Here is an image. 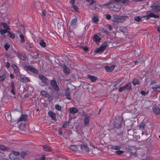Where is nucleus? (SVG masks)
Here are the masks:
<instances>
[{
  "mask_svg": "<svg viewBox=\"0 0 160 160\" xmlns=\"http://www.w3.org/2000/svg\"><path fill=\"white\" fill-rule=\"evenodd\" d=\"M81 148L82 152L85 153H87L89 152V149L88 146L85 144H82L81 146Z\"/></svg>",
  "mask_w": 160,
  "mask_h": 160,
  "instance_id": "8",
  "label": "nucleus"
},
{
  "mask_svg": "<svg viewBox=\"0 0 160 160\" xmlns=\"http://www.w3.org/2000/svg\"><path fill=\"white\" fill-rule=\"evenodd\" d=\"M39 78L42 81V82L40 83V84L41 86H43L47 84V79L45 76L43 75H40Z\"/></svg>",
  "mask_w": 160,
  "mask_h": 160,
  "instance_id": "4",
  "label": "nucleus"
},
{
  "mask_svg": "<svg viewBox=\"0 0 160 160\" xmlns=\"http://www.w3.org/2000/svg\"><path fill=\"white\" fill-rule=\"evenodd\" d=\"M141 19L142 18L139 16H136L134 17V19L135 21L138 22L141 21H142Z\"/></svg>",
  "mask_w": 160,
  "mask_h": 160,
  "instance_id": "33",
  "label": "nucleus"
},
{
  "mask_svg": "<svg viewBox=\"0 0 160 160\" xmlns=\"http://www.w3.org/2000/svg\"><path fill=\"white\" fill-rule=\"evenodd\" d=\"M98 150L97 148H94L92 151V153L93 154H98Z\"/></svg>",
  "mask_w": 160,
  "mask_h": 160,
  "instance_id": "46",
  "label": "nucleus"
},
{
  "mask_svg": "<svg viewBox=\"0 0 160 160\" xmlns=\"http://www.w3.org/2000/svg\"><path fill=\"white\" fill-rule=\"evenodd\" d=\"M84 50L85 51H87L88 50V48L87 47H82Z\"/></svg>",
  "mask_w": 160,
  "mask_h": 160,
  "instance_id": "63",
  "label": "nucleus"
},
{
  "mask_svg": "<svg viewBox=\"0 0 160 160\" xmlns=\"http://www.w3.org/2000/svg\"><path fill=\"white\" fill-rule=\"evenodd\" d=\"M106 18L108 20H110L111 18V15L108 14H107L106 15Z\"/></svg>",
  "mask_w": 160,
  "mask_h": 160,
  "instance_id": "52",
  "label": "nucleus"
},
{
  "mask_svg": "<svg viewBox=\"0 0 160 160\" xmlns=\"http://www.w3.org/2000/svg\"><path fill=\"white\" fill-rule=\"evenodd\" d=\"M72 7L74 8L75 11H77L78 10V8L76 5L73 4V5H72Z\"/></svg>",
  "mask_w": 160,
  "mask_h": 160,
  "instance_id": "57",
  "label": "nucleus"
},
{
  "mask_svg": "<svg viewBox=\"0 0 160 160\" xmlns=\"http://www.w3.org/2000/svg\"><path fill=\"white\" fill-rule=\"evenodd\" d=\"M0 149L2 150H5L6 149V147L2 145H0Z\"/></svg>",
  "mask_w": 160,
  "mask_h": 160,
  "instance_id": "56",
  "label": "nucleus"
},
{
  "mask_svg": "<svg viewBox=\"0 0 160 160\" xmlns=\"http://www.w3.org/2000/svg\"><path fill=\"white\" fill-rule=\"evenodd\" d=\"M132 89V87L131 82H128L123 87H121L119 89V91L122 92L123 90H131Z\"/></svg>",
  "mask_w": 160,
  "mask_h": 160,
  "instance_id": "2",
  "label": "nucleus"
},
{
  "mask_svg": "<svg viewBox=\"0 0 160 160\" xmlns=\"http://www.w3.org/2000/svg\"><path fill=\"white\" fill-rule=\"evenodd\" d=\"M48 114L49 116L51 117L52 119L56 121V114L53 113L52 111H49L48 112Z\"/></svg>",
  "mask_w": 160,
  "mask_h": 160,
  "instance_id": "11",
  "label": "nucleus"
},
{
  "mask_svg": "<svg viewBox=\"0 0 160 160\" xmlns=\"http://www.w3.org/2000/svg\"><path fill=\"white\" fill-rule=\"evenodd\" d=\"M122 118L120 116H118L115 118L114 121V125L115 128L117 129L121 127Z\"/></svg>",
  "mask_w": 160,
  "mask_h": 160,
  "instance_id": "1",
  "label": "nucleus"
},
{
  "mask_svg": "<svg viewBox=\"0 0 160 160\" xmlns=\"http://www.w3.org/2000/svg\"><path fill=\"white\" fill-rule=\"evenodd\" d=\"M12 153L13 154H14V156L15 155L16 156H18L20 154V153L19 152H16L15 151L13 152Z\"/></svg>",
  "mask_w": 160,
  "mask_h": 160,
  "instance_id": "53",
  "label": "nucleus"
},
{
  "mask_svg": "<svg viewBox=\"0 0 160 160\" xmlns=\"http://www.w3.org/2000/svg\"><path fill=\"white\" fill-rule=\"evenodd\" d=\"M1 25L2 26L3 28H5V29L11 30L10 29L6 23L2 22L1 23Z\"/></svg>",
  "mask_w": 160,
  "mask_h": 160,
  "instance_id": "25",
  "label": "nucleus"
},
{
  "mask_svg": "<svg viewBox=\"0 0 160 160\" xmlns=\"http://www.w3.org/2000/svg\"><path fill=\"white\" fill-rule=\"evenodd\" d=\"M153 111L156 114H159L160 113V109L157 106H154L153 107Z\"/></svg>",
  "mask_w": 160,
  "mask_h": 160,
  "instance_id": "12",
  "label": "nucleus"
},
{
  "mask_svg": "<svg viewBox=\"0 0 160 160\" xmlns=\"http://www.w3.org/2000/svg\"><path fill=\"white\" fill-rule=\"evenodd\" d=\"M132 83L134 85H136L137 84H139V82L138 79L134 78L132 82Z\"/></svg>",
  "mask_w": 160,
  "mask_h": 160,
  "instance_id": "30",
  "label": "nucleus"
},
{
  "mask_svg": "<svg viewBox=\"0 0 160 160\" xmlns=\"http://www.w3.org/2000/svg\"><path fill=\"white\" fill-rule=\"evenodd\" d=\"M55 108L58 111H61V107L58 104H56L55 106Z\"/></svg>",
  "mask_w": 160,
  "mask_h": 160,
  "instance_id": "41",
  "label": "nucleus"
},
{
  "mask_svg": "<svg viewBox=\"0 0 160 160\" xmlns=\"http://www.w3.org/2000/svg\"><path fill=\"white\" fill-rule=\"evenodd\" d=\"M151 7L156 11H160V3H153Z\"/></svg>",
  "mask_w": 160,
  "mask_h": 160,
  "instance_id": "7",
  "label": "nucleus"
},
{
  "mask_svg": "<svg viewBox=\"0 0 160 160\" xmlns=\"http://www.w3.org/2000/svg\"><path fill=\"white\" fill-rule=\"evenodd\" d=\"M127 17L126 16H119L118 22H122L125 21Z\"/></svg>",
  "mask_w": 160,
  "mask_h": 160,
  "instance_id": "17",
  "label": "nucleus"
},
{
  "mask_svg": "<svg viewBox=\"0 0 160 160\" xmlns=\"http://www.w3.org/2000/svg\"><path fill=\"white\" fill-rule=\"evenodd\" d=\"M9 30L7 29H0V33L1 35L5 34L6 33L8 32Z\"/></svg>",
  "mask_w": 160,
  "mask_h": 160,
  "instance_id": "29",
  "label": "nucleus"
},
{
  "mask_svg": "<svg viewBox=\"0 0 160 160\" xmlns=\"http://www.w3.org/2000/svg\"><path fill=\"white\" fill-rule=\"evenodd\" d=\"M146 126V124L145 123L142 122L139 125V128L141 130H144Z\"/></svg>",
  "mask_w": 160,
  "mask_h": 160,
  "instance_id": "23",
  "label": "nucleus"
},
{
  "mask_svg": "<svg viewBox=\"0 0 160 160\" xmlns=\"http://www.w3.org/2000/svg\"><path fill=\"white\" fill-rule=\"evenodd\" d=\"M14 83L13 81H12L11 82V87L12 89H15V88L14 87Z\"/></svg>",
  "mask_w": 160,
  "mask_h": 160,
  "instance_id": "61",
  "label": "nucleus"
},
{
  "mask_svg": "<svg viewBox=\"0 0 160 160\" xmlns=\"http://www.w3.org/2000/svg\"><path fill=\"white\" fill-rule=\"evenodd\" d=\"M46 11L45 10H43L42 11V14L43 16H45L46 15Z\"/></svg>",
  "mask_w": 160,
  "mask_h": 160,
  "instance_id": "64",
  "label": "nucleus"
},
{
  "mask_svg": "<svg viewBox=\"0 0 160 160\" xmlns=\"http://www.w3.org/2000/svg\"><path fill=\"white\" fill-rule=\"evenodd\" d=\"M27 155V153L26 152H22L21 153V156L22 158H24Z\"/></svg>",
  "mask_w": 160,
  "mask_h": 160,
  "instance_id": "37",
  "label": "nucleus"
},
{
  "mask_svg": "<svg viewBox=\"0 0 160 160\" xmlns=\"http://www.w3.org/2000/svg\"><path fill=\"white\" fill-rule=\"evenodd\" d=\"M18 57L22 60L25 61L26 59L27 56L25 55L23 56L20 53H18Z\"/></svg>",
  "mask_w": 160,
  "mask_h": 160,
  "instance_id": "27",
  "label": "nucleus"
},
{
  "mask_svg": "<svg viewBox=\"0 0 160 160\" xmlns=\"http://www.w3.org/2000/svg\"><path fill=\"white\" fill-rule=\"evenodd\" d=\"M9 157L10 158L11 160H14L15 158V156L14 154L12 153H10L9 155Z\"/></svg>",
  "mask_w": 160,
  "mask_h": 160,
  "instance_id": "43",
  "label": "nucleus"
},
{
  "mask_svg": "<svg viewBox=\"0 0 160 160\" xmlns=\"http://www.w3.org/2000/svg\"><path fill=\"white\" fill-rule=\"evenodd\" d=\"M20 78L22 80V81L23 82H26L29 81L28 78L23 75H20Z\"/></svg>",
  "mask_w": 160,
  "mask_h": 160,
  "instance_id": "18",
  "label": "nucleus"
},
{
  "mask_svg": "<svg viewBox=\"0 0 160 160\" xmlns=\"http://www.w3.org/2000/svg\"><path fill=\"white\" fill-rule=\"evenodd\" d=\"M12 67L13 68L14 72L16 74H18V67L15 64H13L12 66Z\"/></svg>",
  "mask_w": 160,
  "mask_h": 160,
  "instance_id": "20",
  "label": "nucleus"
},
{
  "mask_svg": "<svg viewBox=\"0 0 160 160\" xmlns=\"http://www.w3.org/2000/svg\"><path fill=\"white\" fill-rule=\"evenodd\" d=\"M26 68L27 70L31 71L33 72H34L35 73H38L37 70L35 69V68L33 67H32L31 66H26Z\"/></svg>",
  "mask_w": 160,
  "mask_h": 160,
  "instance_id": "10",
  "label": "nucleus"
},
{
  "mask_svg": "<svg viewBox=\"0 0 160 160\" xmlns=\"http://www.w3.org/2000/svg\"><path fill=\"white\" fill-rule=\"evenodd\" d=\"M113 19L112 20V21L118 22L119 16L117 14H115L113 15Z\"/></svg>",
  "mask_w": 160,
  "mask_h": 160,
  "instance_id": "16",
  "label": "nucleus"
},
{
  "mask_svg": "<svg viewBox=\"0 0 160 160\" xmlns=\"http://www.w3.org/2000/svg\"><path fill=\"white\" fill-rule=\"evenodd\" d=\"M78 148L77 146L74 145H72L69 147V148L73 151H77Z\"/></svg>",
  "mask_w": 160,
  "mask_h": 160,
  "instance_id": "22",
  "label": "nucleus"
},
{
  "mask_svg": "<svg viewBox=\"0 0 160 160\" xmlns=\"http://www.w3.org/2000/svg\"><path fill=\"white\" fill-rule=\"evenodd\" d=\"M39 44L40 46L42 47H45L46 46V43L43 39H41L40 40V41L39 42Z\"/></svg>",
  "mask_w": 160,
  "mask_h": 160,
  "instance_id": "26",
  "label": "nucleus"
},
{
  "mask_svg": "<svg viewBox=\"0 0 160 160\" xmlns=\"http://www.w3.org/2000/svg\"><path fill=\"white\" fill-rule=\"evenodd\" d=\"M42 147L43 148L45 151H50L51 150V148L49 147V146L46 145H43L42 146Z\"/></svg>",
  "mask_w": 160,
  "mask_h": 160,
  "instance_id": "32",
  "label": "nucleus"
},
{
  "mask_svg": "<svg viewBox=\"0 0 160 160\" xmlns=\"http://www.w3.org/2000/svg\"><path fill=\"white\" fill-rule=\"evenodd\" d=\"M86 1L88 2H89L90 1H91V2L89 4L90 6L92 5L95 2L93 0H86Z\"/></svg>",
  "mask_w": 160,
  "mask_h": 160,
  "instance_id": "55",
  "label": "nucleus"
},
{
  "mask_svg": "<svg viewBox=\"0 0 160 160\" xmlns=\"http://www.w3.org/2000/svg\"><path fill=\"white\" fill-rule=\"evenodd\" d=\"M9 30H9L8 32V35L9 36L10 38H14L15 37L14 34L11 32Z\"/></svg>",
  "mask_w": 160,
  "mask_h": 160,
  "instance_id": "31",
  "label": "nucleus"
},
{
  "mask_svg": "<svg viewBox=\"0 0 160 160\" xmlns=\"http://www.w3.org/2000/svg\"><path fill=\"white\" fill-rule=\"evenodd\" d=\"M20 37L21 38V42L23 43H24L25 42V40L24 39V35L22 34H21L20 35Z\"/></svg>",
  "mask_w": 160,
  "mask_h": 160,
  "instance_id": "40",
  "label": "nucleus"
},
{
  "mask_svg": "<svg viewBox=\"0 0 160 160\" xmlns=\"http://www.w3.org/2000/svg\"><path fill=\"white\" fill-rule=\"evenodd\" d=\"M121 147L120 146H112L111 149L114 150H119Z\"/></svg>",
  "mask_w": 160,
  "mask_h": 160,
  "instance_id": "38",
  "label": "nucleus"
},
{
  "mask_svg": "<svg viewBox=\"0 0 160 160\" xmlns=\"http://www.w3.org/2000/svg\"><path fill=\"white\" fill-rule=\"evenodd\" d=\"M92 20L95 23H96L99 20L98 18L96 16H93L92 18Z\"/></svg>",
  "mask_w": 160,
  "mask_h": 160,
  "instance_id": "35",
  "label": "nucleus"
},
{
  "mask_svg": "<svg viewBox=\"0 0 160 160\" xmlns=\"http://www.w3.org/2000/svg\"><path fill=\"white\" fill-rule=\"evenodd\" d=\"M130 156L131 157H132L133 158V157H136L137 155L136 153L134 152H131L130 153Z\"/></svg>",
  "mask_w": 160,
  "mask_h": 160,
  "instance_id": "49",
  "label": "nucleus"
},
{
  "mask_svg": "<svg viewBox=\"0 0 160 160\" xmlns=\"http://www.w3.org/2000/svg\"><path fill=\"white\" fill-rule=\"evenodd\" d=\"M51 86L53 89L56 91H58L59 90V88L58 86L57 82L55 80H52L50 82Z\"/></svg>",
  "mask_w": 160,
  "mask_h": 160,
  "instance_id": "5",
  "label": "nucleus"
},
{
  "mask_svg": "<svg viewBox=\"0 0 160 160\" xmlns=\"http://www.w3.org/2000/svg\"><path fill=\"white\" fill-rule=\"evenodd\" d=\"M108 46V45L106 42H104L101 45L100 47L97 48L95 51V52H103V51L105 50L107 47Z\"/></svg>",
  "mask_w": 160,
  "mask_h": 160,
  "instance_id": "3",
  "label": "nucleus"
},
{
  "mask_svg": "<svg viewBox=\"0 0 160 160\" xmlns=\"http://www.w3.org/2000/svg\"><path fill=\"white\" fill-rule=\"evenodd\" d=\"M109 68L110 69V72H111L115 68V66L114 65H112L110 67H109Z\"/></svg>",
  "mask_w": 160,
  "mask_h": 160,
  "instance_id": "58",
  "label": "nucleus"
},
{
  "mask_svg": "<svg viewBox=\"0 0 160 160\" xmlns=\"http://www.w3.org/2000/svg\"><path fill=\"white\" fill-rule=\"evenodd\" d=\"M4 157V154L2 152H0V158Z\"/></svg>",
  "mask_w": 160,
  "mask_h": 160,
  "instance_id": "62",
  "label": "nucleus"
},
{
  "mask_svg": "<svg viewBox=\"0 0 160 160\" xmlns=\"http://www.w3.org/2000/svg\"><path fill=\"white\" fill-rule=\"evenodd\" d=\"M93 39L96 43H98L100 42L101 39L98 37L97 34H95L93 36Z\"/></svg>",
  "mask_w": 160,
  "mask_h": 160,
  "instance_id": "14",
  "label": "nucleus"
},
{
  "mask_svg": "<svg viewBox=\"0 0 160 160\" xmlns=\"http://www.w3.org/2000/svg\"><path fill=\"white\" fill-rule=\"evenodd\" d=\"M6 118L8 121H11L12 120L11 114L8 112L6 113L5 115Z\"/></svg>",
  "mask_w": 160,
  "mask_h": 160,
  "instance_id": "19",
  "label": "nucleus"
},
{
  "mask_svg": "<svg viewBox=\"0 0 160 160\" xmlns=\"http://www.w3.org/2000/svg\"><path fill=\"white\" fill-rule=\"evenodd\" d=\"M118 155H121L123 152V151L121 150H118L115 152Z\"/></svg>",
  "mask_w": 160,
  "mask_h": 160,
  "instance_id": "48",
  "label": "nucleus"
},
{
  "mask_svg": "<svg viewBox=\"0 0 160 160\" xmlns=\"http://www.w3.org/2000/svg\"><path fill=\"white\" fill-rule=\"evenodd\" d=\"M123 3L128 4L130 3V1L128 0H122L121 1Z\"/></svg>",
  "mask_w": 160,
  "mask_h": 160,
  "instance_id": "44",
  "label": "nucleus"
},
{
  "mask_svg": "<svg viewBox=\"0 0 160 160\" xmlns=\"http://www.w3.org/2000/svg\"><path fill=\"white\" fill-rule=\"evenodd\" d=\"M153 91L155 92H160V86H156L153 88Z\"/></svg>",
  "mask_w": 160,
  "mask_h": 160,
  "instance_id": "34",
  "label": "nucleus"
},
{
  "mask_svg": "<svg viewBox=\"0 0 160 160\" xmlns=\"http://www.w3.org/2000/svg\"><path fill=\"white\" fill-rule=\"evenodd\" d=\"M5 65L6 67L8 68L10 67V63L8 62H6L5 63Z\"/></svg>",
  "mask_w": 160,
  "mask_h": 160,
  "instance_id": "59",
  "label": "nucleus"
},
{
  "mask_svg": "<svg viewBox=\"0 0 160 160\" xmlns=\"http://www.w3.org/2000/svg\"><path fill=\"white\" fill-rule=\"evenodd\" d=\"M26 47H27V48H32V45L29 43H27L26 44Z\"/></svg>",
  "mask_w": 160,
  "mask_h": 160,
  "instance_id": "54",
  "label": "nucleus"
},
{
  "mask_svg": "<svg viewBox=\"0 0 160 160\" xmlns=\"http://www.w3.org/2000/svg\"><path fill=\"white\" fill-rule=\"evenodd\" d=\"M88 77L91 81L93 82L95 81L97 79V77L90 75H88Z\"/></svg>",
  "mask_w": 160,
  "mask_h": 160,
  "instance_id": "24",
  "label": "nucleus"
},
{
  "mask_svg": "<svg viewBox=\"0 0 160 160\" xmlns=\"http://www.w3.org/2000/svg\"><path fill=\"white\" fill-rule=\"evenodd\" d=\"M66 96L67 98L71 100V98L70 97V94L69 92H67L66 94Z\"/></svg>",
  "mask_w": 160,
  "mask_h": 160,
  "instance_id": "47",
  "label": "nucleus"
},
{
  "mask_svg": "<svg viewBox=\"0 0 160 160\" xmlns=\"http://www.w3.org/2000/svg\"><path fill=\"white\" fill-rule=\"evenodd\" d=\"M89 121V116L88 114L84 115V125L87 126L88 125Z\"/></svg>",
  "mask_w": 160,
  "mask_h": 160,
  "instance_id": "13",
  "label": "nucleus"
},
{
  "mask_svg": "<svg viewBox=\"0 0 160 160\" xmlns=\"http://www.w3.org/2000/svg\"><path fill=\"white\" fill-rule=\"evenodd\" d=\"M27 117L28 116L26 114L22 115L20 118L18 119V121L19 122L21 121H26L27 120Z\"/></svg>",
  "mask_w": 160,
  "mask_h": 160,
  "instance_id": "9",
  "label": "nucleus"
},
{
  "mask_svg": "<svg viewBox=\"0 0 160 160\" xmlns=\"http://www.w3.org/2000/svg\"><path fill=\"white\" fill-rule=\"evenodd\" d=\"M42 95L46 97L47 95V93L44 91H42L41 92Z\"/></svg>",
  "mask_w": 160,
  "mask_h": 160,
  "instance_id": "51",
  "label": "nucleus"
},
{
  "mask_svg": "<svg viewBox=\"0 0 160 160\" xmlns=\"http://www.w3.org/2000/svg\"><path fill=\"white\" fill-rule=\"evenodd\" d=\"M9 47V45L8 43H6L4 46V48L6 50H8V49Z\"/></svg>",
  "mask_w": 160,
  "mask_h": 160,
  "instance_id": "50",
  "label": "nucleus"
},
{
  "mask_svg": "<svg viewBox=\"0 0 160 160\" xmlns=\"http://www.w3.org/2000/svg\"><path fill=\"white\" fill-rule=\"evenodd\" d=\"M148 15L149 17H154L155 18H157L158 17V16L152 13H150Z\"/></svg>",
  "mask_w": 160,
  "mask_h": 160,
  "instance_id": "39",
  "label": "nucleus"
},
{
  "mask_svg": "<svg viewBox=\"0 0 160 160\" xmlns=\"http://www.w3.org/2000/svg\"><path fill=\"white\" fill-rule=\"evenodd\" d=\"M119 29L120 31L122 32H124L126 29V28L122 26L120 27Z\"/></svg>",
  "mask_w": 160,
  "mask_h": 160,
  "instance_id": "45",
  "label": "nucleus"
},
{
  "mask_svg": "<svg viewBox=\"0 0 160 160\" xmlns=\"http://www.w3.org/2000/svg\"><path fill=\"white\" fill-rule=\"evenodd\" d=\"M69 123V122L68 121H67L64 122L62 126V128H66L67 125H68Z\"/></svg>",
  "mask_w": 160,
  "mask_h": 160,
  "instance_id": "36",
  "label": "nucleus"
},
{
  "mask_svg": "<svg viewBox=\"0 0 160 160\" xmlns=\"http://www.w3.org/2000/svg\"><path fill=\"white\" fill-rule=\"evenodd\" d=\"M105 69L107 71L110 72V68L109 67L106 66L105 67Z\"/></svg>",
  "mask_w": 160,
  "mask_h": 160,
  "instance_id": "60",
  "label": "nucleus"
},
{
  "mask_svg": "<svg viewBox=\"0 0 160 160\" xmlns=\"http://www.w3.org/2000/svg\"><path fill=\"white\" fill-rule=\"evenodd\" d=\"M77 22V20L76 18H75L72 19L71 22V26L74 27L76 25Z\"/></svg>",
  "mask_w": 160,
  "mask_h": 160,
  "instance_id": "21",
  "label": "nucleus"
},
{
  "mask_svg": "<svg viewBox=\"0 0 160 160\" xmlns=\"http://www.w3.org/2000/svg\"><path fill=\"white\" fill-rule=\"evenodd\" d=\"M63 70L64 72L67 74H68L70 73V69L65 66Z\"/></svg>",
  "mask_w": 160,
  "mask_h": 160,
  "instance_id": "28",
  "label": "nucleus"
},
{
  "mask_svg": "<svg viewBox=\"0 0 160 160\" xmlns=\"http://www.w3.org/2000/svg\"><path fill=\"white\" fill-rule=\"evenodd\" d=\"M69 112L72 114H74L78 112V111L75 108L72 107L70 108Z\"/></svg>",
  "mask_w": 160,
  "mask_h": 160,
  "instance_id": "15",
  "label": "nucleus"
},
{
  "mask_svg": "<svg viewBox=\"0 0 160 160\" xmlns=\"http://www.w3.org/2000/svg\"><path fill=\"white\" fill-rule=\"evenodd\" d=\"M128 138L129 139H132L134 137V131L132 129H130L128 131Z\"/></svg>",
  "mask_w": 160,
  "mask_h": 160,
  "instance_id": "6",
  "label": "nucleus"
},
{
  "mask_svg": "<svg viewBox=\"0 0 160 160\" xmlns=\"http://www.w3.org/2000/svg\"><path fill=\"white\" fill-rule=\"evenodd\" d=\"M6 78V75L5 74L2 75H0V80L1 81H3Z\"/></svg>",
  "mask_w": 160,
  "mask_h": 160,
  "instance_id": "42",
  "label": "nucleus"
}]
</instances>
